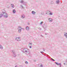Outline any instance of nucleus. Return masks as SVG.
Returning a JSON list of instances; mask_svg holds the SVG:
<instances>
[{"mask_svg": "<svg viewBox=\"0 0 67 67\" xmlns=\"http://www.w3.org/2000/svg\"><path fill=\"white\" fill-rule=\"evenodd\" d=\"M5 11L4 10H3V11L2 12V13H3V16L5 18H8V16H9V15L7 13H5Z\"/></svg>", "mask_w": 67, "mask_h": 67, "instance_id": "f257e3e1", "label": "nucleus"}, {"mask_svg": "<svg viewBox=\"0 0 67 67\" xmlns=\"http://www.w3.org/2000/svg\"><path fill=\"white\" fill-rule=\"evenodd\" d=\"M11 52L12 53H13L14 54L13 56L14 57H16V53H15V51L13 50L12 51H11Z\"/></svg>", "mask_w": 67, "mask_h": 67, "instance_id": "f03ea898", "label": "nucleus"}, {"mask_svg": "<svg viewBox=\"0 0 67 67\" xmlns=\"http://www.w3.org/2000/svg\"><path fill=\"white\" fill-rule=\"evenodd\" d=\"M18 33H21V26H18Z\"/></svg>", "mask_w": 67, "mask_h": 67, "instance_id": "7ed1b4c3", "label": "nucleus"}, {"mask_svg": "<svg viewBox=\"0 0 67 67\" xmlns=\"http://www.w3.org/2000/svg\"><path fill=\"white\" fill-rule=\"evenodd\" d=\"M15 40L17 41H20L21 40V37H16L15 38Z\"/></svg>", "mask_w": 67, "mask_h": 67, "instance_id": "20e7f679", "label": "nucleus"}, {"mask_svg": "<svg viewBox=\"0 0 67 67\" xmlns=\"http://www.w3.org/2000/svg\"><path fill=\"white\" fill-rule=\"evenodd\" d=\"M48 20L50 22H52L53 21V19L49 18L48 19Z\"/></svg>", "mask_w": 67, "mask_h": 67, "instance_id": "39448f33", "label": "nucleus"}, {"mask_svg": "<svg viewBox=\"0 0 67 67\" xmlns=\"http://www.w3.org/2000/svg\"><path fill=\"white\" fill-rule=\"evenodd\" d=\"M29 29H30V28L28 26H27L26 27V30H27V31H29Z\"/></svg>", "mask_w": 67, "mask_h": 67, "instance_id": "423d86ee", "label": "nucleus"}, {"mask_svg": "<svg viewBox=\"0 0 67 67\" xmlns=\"http://www.w3.org/2000/svg\"><path fill=\"white\" fill-rule=\"evenodd\" d=\"M48 12L49 13V15H53V13L52 12H51V11H48Z\"/></svg>", "mask_w": 67, "mask_h": 67, "instance_id": "0eeeda50", "label": "nucleus"}, {"mask_svg": "<svg viewBox=\"0 0 67 67\" xmlns=\"http://www.w3.org/2000/svg\"><path fill=\"white\" fill-rule=\"evenodd\" d=\"M56 3H57V4H58L59 3V0H57L56 1Z\"/></svg>", "mask_w": 67, "mask_h": 67, "instance_id": "6e6552de", "label": "nucleus"}, {"mask_svg": "<svg viewBox=\"0 0 67 67\" xmlns=\"http://www.w3.org/2000/svg\"><path fill=\"white\" fill-rule=\"evenodd\" d=\"M3 16V14L2 13V12L1 13V14H0V18H2V16Z\"/></svg>", "mask_w": 67, "mask_h": 67, "instance_id": "1a4fd4ad", "label": "nucleus"}, {"mask_svg": "<svg viewBox=\"0 0 67 67\" xmlns=\"http://www.w3.org/2000/svg\"><path fill=\"white\" fill-rule=\"evenodd\" d=\"M30 52L29 50L28 49H26L25 51V53H27L28 52Z\"/></svg>", "mask_w": 67, "mask_h": 67, "instance_id": "9d476101", "label": "nucleus"}, {"mask_svg": "<svg viewBox=\"0 0 67 67\" xmlns=\"http://www.w3.org/2000/svg\"><path fill=\"white\" fill-rule=\"evenodd\" d=\"M21 16L22 19H24V18H25V15H24V14L22 15Z\"/></svg>", "mask_w": 67, "mask_h": 67, "instance_id": "9b49d317", "label": "nucleus"}, {"mask_svg": "<svg viewBox=\"0 0 67 67\" xmlns=\"http://www.w3.org/2000/svg\"><path fill=\"white\" fill-rule=\"evenodd\" d=\"M16 12V11H15V10L14 9L13 10V13H15Z\"/></svg>", "mask_w": 67, "mask_h": 67, "instance_id": "f8f14e48", "label": "nucleus"}, {"mask_svg": "<svg viewBox=\"0 0 67 67\" xmlns=\"http://www.w3.org/2000/svg\"><path fill=\"white\" fill-rule=\"evenodd\" d=\"M0 49H3V47L1 45H0Z\"/></svg>", "mask_w": 67, "mask_h": 67, "instance_id": "ddd939ff", "label": "nucleus"}, {"mask_svg": "<svg viewBox=\"0 0 67 67\" xmlns=\"http://www.w3.org/2000/svg\"><path fill=\"white\" fill-rule=\"evenodd\" d=\"M32 43H29V46H32Z\"/></svg>", "mask_w": 67, "mask_h": 67, "instance_id": "4468645a", "label": "nucleus"}, {"mask_svg": "<svg viewBox=\"0 0 67 67\" xmlns=\"http://www.w3.org/2000/svg\"><path fill=\"white\" fill-rule=\"evenodd\" d=\"M32 14H35V12H34V11H32Z\"/></svg>", "mask_w": 67, "mask_h": 67, "instance_id": "2eb2a0df", "label": "nucleus"}, {"mask_svg": "<svg viewBox=\"0 0 67 67\" xmlns=\"http://www.w3.org/2000/svg\"><path fill=\"white\" fill-rule=\"evenodd\" d=\"M11 6L12 7V8H14V5L13 4H11Z\"/></svg>", "mask_w": 67, "mask_h": 67, "instance_id": "dca6fc26", "label": "nucleus"}, {"mask_svg": "<svg viewBox=\"0 0 67 67\" xmlns=\"http://www.w3.org/2000/svg\"><path fill=\"white\" fill-rule=\"evenodd\" d=\"M26 49H24L23 50V52L24 53H25V51H26Z\"/></svg>", "mask_w": 67, "mask_h": 67, "instance_id": "f3484780", "label": "nucleus"}, {"mask_svg": "<svg viewBox=\"0 0 67 67\" xmlns=\"http://www.w3.org/2000/svg\"><path fill=\"white\" fill-rule=\"evenodd\" d=\"M20 3H24V1H23V0H22L21 1H20Z\"/></svg>", "mask_w": 67, "mask_h": 67, "instance_id": "a211bd4d", "label": "nucleus"}, {"mask_svg": "<svg viewBox=\"0 0 67 67\" xmlns=\"http://www.w3.org/2000/svg\"><path fill=\"white\" fill-rule=\"evenodd\" d=\"M55 63L57 65H59V63H57V62H55Z\"/></svg>", "mask_w": 67, "mask_h": 67, "instance_id": "6ab92c4d", "label": "nucleus"}, {"mask_svg": "<svg viewBox=\"0 0 67 67\" xmlns=\"http://www.w3.org/2000/svg\"><path fill=\"white\" fill-rule=\"evenodd\" d=\"M51 59L52 60H53V61H55V60H54V59H53V58H51Z\"/></svg>", "mask_w": 67, "mask_h": 67, "instance_id": "aec40b11", "label": "nucleus"}, {"mask_svg": "<svg viewBox=\"0 0 67 67\" xmlns=\"http://www.w3.org/2000/svg\"><path fill=\"white\" fill-rule=\"evenodd\" d=\"M25 63L26 64H28V62H27V61H26L25 62Z\"/></svg>", "mask_w": 67, "mask_h": 67, "instance_id": "412c9836", "label": "nucleus"}, {"mask_svg": "<svg viewBox=\"0 0 67 67\" xmlns=\"http://www.w3.org/2000/svg\"><path fill=\"white\" fill-rule=\"evenodd\" d=\"M53 2L52 1H51V4H53Z\"/></svg>", "mask_w": 67, "mask_h": 67, "instance_id": "4be33fe9", "label": "nucleus"}, {"mask_svg": "<svg viewBox=\"0 0 67 67\" xmlns=\"http://www.w3.org/2000/svg\"><path fill=\"white\" fill-rule=\"evenodd\" d=\"M43 22H41V23L40 24H43Z\"/></svg>", "mask_w": 67, "mask_h": 67, "instance_id": "5701e85b", "label": "nucleus"}, {"mask_svg": "<svg viewBox=\"0 0 67 67\" xmlns=\"http://www.w3.org/2000/svg\"><path fill=\"white\" fill-rule=\"evenodd\" d=\"M23 4H24L25 5H26V3H23Z\"/></svg>", "mask_w": 67, "mask_h": 67, "instance_id": "b1692460", "label": "nucleus"}, {"mask_svg": "<svg viewBox=\"0 0 67 67\" xmlns=\"http://www.w3.org/2000/svg\"><path fill=\"white\" fill-rule=\"evenodd\" d=\"M38 29L40 30H42V29L41 28H38Z\"/></svg>", "mask_w": 67, "mask_h": 67, "instance_id": "393cba45", "label": "nucleus"}, {"mask_svg": "<svg viewBox=\"0 0 67 67\" xmlns=\"http://www.w3.org/2000/svg\"><path fill=\"white\" fill-rule=\"evenodd\" d=\"M22 30H24V28H22V27H21V29Z\"/></svg>", "mask_w": 67, "mask_h": 67, "instance_id": "a878e982", "label": "nucleus"}, {"mask_svg": "<svg viewBox=\"0 0 67 67\" xmlns=\"http://www.w3.org/2000/svg\"><path fill=\"white\" fill-rule=\"evenodd\" d=\"M30 48H32V46H29Z\"/></svg>", "mask_w": 67, "mask_h": 67, "instance_id": "bb28decb", "label": "nucleus"}, {"mask_svg": "<svg viewBox=\"0 0 67 67\" xmlns=\"http://www.w3.org/2000/svg\"><path fill=\"white\" fill-rule=\"evenodd\" d=\"M40 66H41V67H43V64L41 65Z\"/></svg>", "mask_w": 67, "mask_h": 67, "instance_id": "cd10ccee", "label": "nucleus"}, {"mask_svg": "<svg viewBox=\"0 0 67 67\" xmlns=\"http://www.w3.org/2000/svg\"><path fill=\"white\" fill-rule=\"evenodd\" d=\"M47 57H50L49 56V55H47Z\"/></svg>", "mask_w": 67, "mask_h": 67, "instance_id": "c85d7f7f", "label": "nucleus"}, {"mask_svg": "<svg viewBox=\"0 0 67 67\" xmlns=\"http://www.w3.org/2000/svg\"><path fill=\"white\" fill-rule=\"evenodd\" d=\"M20 6H21V7H22V8H23V6L22 5H20Z\"/></svg>", "mask_w": 67, "mask_h": 67, "instance_id": "c756f323", "label": "nucleus"}, {"mask_svg": "<svg viewBox=\"0 0 67 67\" xmlns=\"http://www.w3.org/2000/svg\"><path fill=\"white\" fill-rule=\"evenodd\" d=\"M41 37H44V36L42 35H41Z\"/></svg>", "mask_w": 67, "mask_h": 67, "instance_id": "7c9ffc66", "label": "nucleus"}, {"mask_svg": "<svg viewBox=\"0 0 67 67\" xmlns=\"http://www.w3.org/2000/svg\"><path fill=\"white\" fill-rule=\"evenodd\" d=\"M27 24H28V25H30V23H27Z\"/></svg>", "mask_w": 67, "mask_h": 67, "instance_id": "2f4dec72", "label": "nucleus"}, {"mask_svg": "<svg viewBox=\"0 0 67 67\" xmlns=\"http://www.w3.org/2000/svg\"><path fill=\"white\" fill-rule=\"evenodd\" d=\"M40 53H44V52H43L41 51V52H40Z\"/></svg>", "mask_w": 67, "mask_h": 67, "instance_id": "473e14b6", "label": "nucleus"}, {"mask_svg": "<svg viewBox=\"0 0 67 67\" xmlns=\"http://www.w3.org/2000/svg\"><path fill=\"white\" fill-rule=\"evenodd\" d=\"M59 65H62L61 64V63H60L59 64Z\"/></svg>", "mask_w": 67, "mask_h": 67, "instance_id": "72a5a7b5", "label": "nucleus"}, {"mask_svg": "<svg viewBox=\"0 0 67 67\" xmlns=\"http://www.w3.org/2000/svg\"><path fill=\"white\" fill-rule=\"evenodd\" d=\"M34 62H36V60H34Z\"/></svg>", "mask_w": 67, "mask_h": 67, "instance_id": "f704fd0d", "label": "nucleus"}, {"mask_svg": "<svg viewBox=\"0 0 67 67\" xmlns=\"http://www.w3.org/2000/svg\"><path fill=\"white\" fill-rule=\"evenodd\" d=\"M41 14H44V13H41Z\"/></svg>", "mask_w": 67, "mask_h": 67, "instance_id": "c9c22d12", "label": "nucleus"}, {"mask_svg": "<svg viewBox=\"0 0 67 67\" xmlns=\"http://www.w3.org/2000/svg\"><path fill=\"white\" fill-rule=\"evenodd\" d=\"M45 35H47V33H45Z\"/></svg>", "mask_w": 67, "mask_h": 67, "instance_id": "e433bc0d", "label": "nucleus"}, {"mask_svg": "<svg viewBox=\"0 0 67 67\" xmlns=\"http://www.w3.org/2000/svg\"><path fill=\"white\" fill-rule=\"evenodd\" d=\"M66 63H67V59L66 60Z\"/></svg>", "mask_w": 67, "mask_h": 67, "instance_id": "4c0bfd02", "label": "nucleus"}, {"mask_svg": "<svg viewBox=\"0 0 67 67\" xmlns=\"http://www.w3.org/2000/svg\"><path fill=\"white\" fill-rule=\"evenodd\" d=\"M61 66H62V65H60V67H61Z\"/></svg>", "mask_w": 67, "mask_h": 67, "instance_id": "58836bf2", "label": "nucleus"}, {"mask_svg": "<svg viewBox=\"0 0 67 67\" xmlns=\"http://www.w3.org/2000/svg\"><path fill=\"white\" fill-rule=\"evenodd\" d=\"M20 67H23V66H20Z\"/></svg>", "mask_w": 67, "mask_h": 67, "instance_id": "ea45409f", "label": "nucleus"}, {"mask_svg": "<svg viewBox=\"0 0 67 67\" xmlns=\"http://www.w3.org/2000/svg\"><path fill=\"white\" fill-rule=\"evenodd\" d=\"M64 65H65V63H64Z\"/></svg>", "mask_w": 67, "mask_h": 67, "instance_id": "a19ab883", "label": "nucleus"}, {"mask_svg": "<svg viewBox=\"0 0 67 67\" xmlns=\"http://www.w3.org/2000/svg\"><path fill=\"white\" fill-rule=\"evenodd\" d=\"M15 67H17V66H15Z\"/></svg>", "mask_w": 67, "mask_h": 67, "instance_id": "79ce46f5", "label": "nucleus"}, {"mask_svg": "<svg viewBox=\"0 0 67 67\" xmlns=\"http://www.w3.org/2000/svg\"><path fill=\"white\" fill-rule=\"evenodd\" d=\"M43 50H44V51H45V50H44V49H43Z\"/></svg>", "mask_w": 67, "mask_h": 67, "instance_id": "37998d69", "label": "nucleus"}, {"mask_svg": "<svg viewBox=\"0 0 67 67\" xmlns=\"http://www.w3.org/2000/svg\"><path fill=\"white\" fill-rule=\"evenodd\" d=\"M46 13V14H47V13Z\"/></svg>", "mask_w": 67, "mask_h": 67, "instance_id": "c03bdc74", "label": "nucleus"}, {"mask_svg": "<svg viewBox=\"0 0 67 67\" xmlns=\"http://www.w3.org/2000/svg\"><path fill=\"white\" fill-rule=\"evenodd\" d=\"M42 54H43L42 53Z\"/></svg>", "mask_w": 67, "mask_h": 67, "instance_id": "a18cd8bd", "label": "nucleus"}]
</instances>
